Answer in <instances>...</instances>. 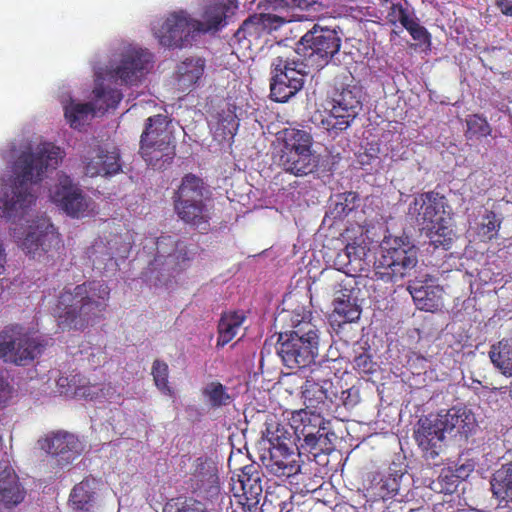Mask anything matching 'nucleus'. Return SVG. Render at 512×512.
Returning <instances> with one entry per match:
<instances>
[{"instance_id": "obj_37", "label": "nucleus", "mask_w": 512, "mask_h": 512, "mask_svg": "<svg viewBox=\"0 0 512 512\" xmlns=\"http://www.w3.org/2000/svg\"><path fill=\"white\" fill-rule=\"evenodd\" d=\"M64 110L67 122L74 129L83 126L90 116L99 113L94 102L75 103L73 100L65 106Z\"/></svg>"}, {"instance_id": "obj_45", "label": "nucleus", "mask_w": 512, "mask_h": 512, "mask_svg": "<svg viewBox=\"0 0 512 512\" xmlns=\"http://www.w3.org/2000/svg\"><path fill=\"white\" fill-rule=\"evenodd\" d=\"M155 386L165 395L172 396L173 389L169 385V367L163 360L156 359L151 368Z\"/></svg>"}, {"instance_id": "obj_61", "label": "nucleus", "mask_w": 512, "mask_h": 512, "mask_svg": "<svg viewBox=\"0 0 512 512\" xmlns=\"http://www.w3.org/2000/svg\"><path fill=\"white\" fill-rule=\"evenodd\" d=\"M407 290L409 291V293L412 297V300L414 302H416V288L413 287V285L409 283V285L407 286Z\"/></svg>"}, {"instance_id": "obj_6", "label": "nucleus", "mask_w": 512, "mask_h": 512, "mask_svg": "<svg viewBox=\"0 0 512 512\" xmlns=\"http://www.w3.org/2000/svg\"><path fill=\"white\" fill-rule=\"evenodd\" d=\"M311 66L294 50L285 51L271 62L270 97L275 102L284 103L303 88L305 76Z\"/></svg>"}, {"instance_id": "obj_32", "label": "nucleus", "mask_w": 512, "mask_h": 512, "mask_svg": "<svg viewBox=\"0 0 512 512\" xmlns=\"http://www.w3.org/2000/svg\"><path fill=\"white\" fill-rule=\"evenodd\" d=\"M140 154L148 166L155 170L166 169L176 156L175 146L140 144Z\"/></svg>"}, {"instance_id": "obj_52", "label": "nucleus", "mask_w": 512, "mask_h": 512, "mask_svg": "<svg viewBox=\"0 0 512 512\" xmlns=\"http://www.w3.org/2000/svg\"><path fill=\"white\" fill-rule=\"evenodd\" d=\"M176 512H209L206 505L196 499H186Z\"/></svg>"}, {"instance_id": "obj_13", "label": "nucleus", "mask_w": 512, "mask_h": 512, "mask_svg": "<svg viewBox=\"0 0 512 512\" xmlns=\"http://www.w3.org/2000/svg\"><path fill=\"white\" fill-rule=\"evenodd\" d=\"M50 198L67 215L75 218L84 216L89 203L82 190L68 175H61L58 183L50 190Z\"/></svg>"}, {"instance_id": "obj_50", "label": "nucleus", "mask_w": 512, "mask_h": 512, "mask_svg": "<svg viewBox=\"0 0 512 512\" xmlns=\"http://www.w3.org/2000/svg\"><path fill=\"white\" fill-rule=\"evenodd\" d=\"M102 388L98 384H91L89 380L84 377V381L80 383L78 390L75 392V398L95 400L99 397Z\"/></svg>"}, {"instance_id": "obj_22", "label": "nucleus", "mask_w": 512, "mask_h": 512, "mask_svg": "<svg viewBox=\"0 0 512 512\" xmlns=\"http://www.w3.org/2000/svg\"><path fill=\"white\" fill-rule=\"evenodd\" d=\"M238 4L235 0H216L208 5L203 12V21L194 19V30L199 33H206L211 30H218L221 23L237 10Z\"/></svg>"}, {"instance_id": "obj_35", "label": "nucleus", "mask_w": 512, "mask_h": 512, "mask_svg": "<svg viewBox=\"0 0 512 512\" xmlns=\"http://www.w3.org/2000/svg\"><path fill=\"white\" fill-rule=\"evenodd\" d=\"M491 489L498 499L512 502V460L495 471L491 479Z\"/></svg>"}, {"instance_id": "obj_64", "label": "nucleus", "mask_w": 512, "mask_h": 512, "mask_svg": "<svg viewBox=\"0 0 512 512\" xmlns=\"http://www.w3.org/2000/svg\"><path fill=\"white\" fill-rule=\"evenodd\" d=\"M425 392H427V390H426V389H422V391H421V396H423V394H424Z\"/></svg>"}, {"instance_id": "obj_2", "label": "nucleus", "mask_w": 512, "mask_h": 512, "mask_svg": "<svg viewBox=\"0 0 512 512\" xmlns=\"http://www.w3.org/2000/svg\"><path fill=\"white\" fill-rule=\"evenodd\" d=\"M110 288L103 280H89L59 294L54 315L62 330H84L103 318L110 299Z\"/></svg>"}, {"instance_id": "obj_3", "label": "nucleus", "mask_w": 512, "mask_h": 512, "mask_svg": "<svg viewBox=\"0 0 512 512\" xmlns=\"http://www.w3.org/2000/svg\"><path fill=\"white\" fill-rule=\"evenodd\" d=\"M314 138L309 130L286 127L276 133L273 162L283 171L296 177L315 172L319 157L313 149Z\"/></svg>"}, {"instance_id": "obj_49", "label": "nucleus", "mask_w": 512, "mask_h": 512, "mask_svg": "<svg viewBox=\"0 0 512 512\" xmlns=\"http://www.w3.org/2000/svg\"><path fill=\"white\" fill-rule=\"evenodd\" d=\"M490 132L491 128L484 118L474 115L467 120V133L470 138L487 136Z\"/></svg>"}, {"instance_id": "obj_46", "label": "nucleus", "mask_w": 512, "mask_h": 512, "mask_svg": "<svg viewBox=\"0 0 512 512\" xmlns=\"http://www.w3.org/2000/svg\"><path fill=\"white\" fill-rule=\"evenodd\" d=\"M337 199L331 213L335 219H343L356 208L358 195L355 192H346L338 195Z\"/></svg>"}, {"instance_id": "obj_44", "label": "nucleus", "mask_w": 512, "mask_h": 512, "mask_svg": "<svg viewBox=\"0 0 512 512\" xmlns=\"http://www.w3.org/2000/svg\"><path fill=\"white\" fill-rule=\"evenodd\" d=\"M387 19L392 24L400 23L416 40V21L411 18L407 11L399 4H394L388 8Z\"/></svg>"}, {"instance_id": "obj_4", "label": "nucleus", "mask_w": 512, "mask_h": 512, "mask_svg": "<svg viewBox=\"0 0 512 512\" xmlns=\"http://www.w3.org/2000/svg\"><path fill=\"white\" fill-rule=\"evenodd\" d=\"M264 436L269 447L261 460L268 473L283 480L299 474L300 455L291 429L277 422L268 423Z\"/></svg>"}, {"instance_id": "obj_38", "label": "nucleus", "mask_w": 512, "mask_h": 512, "mask_svg": "<svg viewBox=\"0 0 512 512\" xmlns=\"http://www.w3.org/2000/svg\"><path fill=\"white\" fill-rule=\"evenodd\" d=\"M492 363L504 375L512 376V337L501 340L489 352Z\"/></svg>"}, {"instance_id": "obj_30", "label": "nucleus", "mask_w": 512, "mask_h": 512, "mask_svg": "<svg viewBox=\"0 0 512 512\" xmlns=\"http://www.w3.org/2000/svg\"><path fill=\"white\" fill-rule=\"evenodd\" d=\"M341 295L334 300L333 316L339 323H352L357 321L361 315V308L357 304L356 297H353L352 289L344 288L339 291Z\"/></svg>"}, {"instance_id": "obj_57", "label": "nucleus", "mask_w": 512, "mask_h": 512, "mask_svg": "<svg viewBox=\"0 0 512 512\" xmlns=\"http://www.w3.org/2000/svg\"><path fill=\"white\" fill-rule=\"evenodd\" d=\"M353 389L342 391V402L345 407H354L357 404V399L352 397Z\"/></svg>"}, {"instance_id": "obj_8", "label": "nucleus", "mask_w": 512, "mask_h": 512, "mask_svg": "<svg viewBox=\"0 0 512 512\" xmlns=\"http://www.w3.org/2000/svg\"><path fill=\"white\" fill-rule=\"evenodd\" d=\"M43 348L44 345L19 324L8 325L0 332V359L6 363L26 365L40 355Z\"/></svg>"}, {"instance_id": "obj_12", "label": "nucleus", "mask_w": 512, "mask_h": 512, "mask_svg": "<svg viewBox=\"0 0 512 512\" xmlns=\"http://www.w3.org/2000/svg\"><path fill=\"white\" fill-rule=\"evenodd\" d=\"M61 238L55 226L48 219H41L30 230L22 241L21 247L32 258L43 255L60 248Z\"/></svg>"}, {"instance_id": "obj_7", "label": "nucleus", "mask_w": 512, "mask_h": 512, "mask_svg": "<svg viewBox=\"0 0 512 512\" xmlns=\"http://www.w3.org/2000/svg\"><path fill=\"white\" fill-rule=\"evenodd\" d=\"M341 44L336 30L315 25L298 41L294 54L303 57L312 70L319 71L339 52Z\"/></svg>"}, {"instance_id": "obj_43", "label": "nucleus", "mask_w": 512, "mask_h": 512, "mask_svg": "<svg viewBox=\"0 0 512 512\" xmlns=\"http://www.w3.org/2000/svg\"><path fill=\"white\" fill-rule=\"evenodd\" d=\"M202 395L212 408L226 406L231 402L227 388L218 381L208 383L202 390Z\"/></svg>"}, {"instance_id": "obj_59", "label": "nucleus", "mask_w": 512, "mask_h": 512, "mask_svg": "<svg viewBox=\"0 0 512 512\" xmlns=\"http://www.w3.org/2000/svg\"><path fill=\"white\" fill-rule=\"evenodd\" d=\"M6 264V253L2 244H0V275H2L5 271Z\"/></svg>"}, {"instance_id": "obj_58", "label": "nucleus", "mask_w": 512, "mask_h": 512, "mask_svg": "<svg viewBox=\"0 0 512 512\" xmlns=\"http://www.w3.org/2000/svg\"><path fill=\"white\" fill-rule=\"evenodd\" d=\"M497 7L507 16H512V2L508 0H498Z\"/></svg>"}, {"instance_id": "obj_1", "label": "nucleus", "mask_w": 512, "mask_h": 512, "mask_svg": "<svg viewBox=\"0 0 512 512\" xmlns=\"http://www.w3.org/2000/svg\"><path fill=\"white\" fill-rule=\"evenodd\" d=\"M63 157L64 151L50 142L40 144L34 153L21 155L16 177L2 187L0 217L10 219L30 207L36 200L32 185L40 182L48 169H56Z\"/></svg>"}, {"instance_id": "obj_21", "label": "nucleus", "mask_w": 512, "mask_h": 512, "mask_svg": "<svg viewBox=\"0 0 512 512\" xmlns=\"http://www.w3.org/2000/svg\"><path fill=\"white\" fill-rule=\"evenodd\" d=\"M235 496L243 497L248 506L259 502L262 494L261 472L253 465H246L241 469L237 482L234 483Z\"/></svg>"}, {"instance_id": "obj_20", "label": "nucleus", "mask_w": 512, "mask_h": 512, "mask_svg": "<svg viewBox=\"0 0 512 512\" xmlns=\"http://www.w3.org/2000/svg\"><path fill=\"white\" fill-rule=\"evenodd\" d=\"M42 450L53 456L71 454L77 456L83 451L79 438L67 431H55L47 434L38 441Z\"/></svg>"}, {"instance_id": "obj_54", "label": "nucleus", "mask_w": 512, "mask_h": 512, "mask_svg": "<svg viewBox=\"0 0 512 512\" xmlns=\"http://www.w3.org/2000/svg\"><path fill=\"white\" fill-rule=\"evenodd\" d=\"M501 221L497 218L494 212L487 213L482 222V230L484 234L497 231L500 228Z\"/></svg>"}, {"instance_id": "obj_51", "label": "nucleus", "mask_w": 512, "mask_h": 512, "mask_svg": "<svg viewBox=\"0 0 512 512\" xmlns=\"http://www.w3.org/2000/svg\"><path fill=\"white\" fill-rule=\"evenodd\" d=\"M354 369L362 375H371L376 372L377 364L372 360V357L366 353H362L355 357Z\"/></svg>"}, {"instance_id": "obj_18", "label": "nucleus", "mask_w": 512, "mask_h": 512, "mask_svg": "<svg viewBox=\"0 0 512 512\" xmlns=\"http://www.w3.org/2000/svg\"><path fill=\"white\" fill-rule=\"evenodd\" d=\"M162 257L169 273L183 270L191 260L187 245L181 240H174L172 236H161L157 240L155 264L161 262Z\"/></svg>"}, {"instance_id": "obj_42", "label": "nucleus", "mask_w": 512, "mask_h": 512, "mask_svg": "<svg viewBox=\"0 0 512 512\" xmlns=\"http://www.w3.org/2000/svg\"><path fill=\"white\" fill-rule=\"evenodd\" d=\"M443 209V197L439 196L438 193L428 192L422 195L421 210L423 214L424 224H433L440 220L438 217L439 212Z\"/></svg>"}, {"instance_id": "obj_36", "label": "nucleus", "mask_w": 512, "mask_h": 512, "mask_svg": "<svg viewBox=\"0 0 512 512\" xmlns=\"http://www.w3.org/2000/svg\"><path fill=\"white\" fill-rule=\"evenodd\" d=\"M425 286L418 287V310L435 312L442 306V288L430 278Z\"/></svg>"}, {"instance_id": "obj_39", "label": "nucleus", "mask_w": 512, "mask_h": 512, "mask_svg": "<svg viewBox=\"0 0 512 512\" xmlns=\"http://www.w3.org/2000/svg\"><path fill=\"white\" fill-rule=\"evenodd\" d=\"M420 237H426L429 239V244L434 247L442 246L444 249L450 247L452 238L451 230L447 227L442 226L439 221L429 225L425 224L420 229Z\"/></svg>"}, {"instance_id": "obj_63", "label": "nucleus", "mask_w": 512, "mask_h": 512, "mask_svg": "<svg viewBox=\"0 0 512 512\" xmlns=\"http://www.w3.org/2000/svg\"><path fill=\"white\" fill-rule=\"evenodd\" d=\"M462 469H464V467H462V468H460V469H459L458 477H461V476H462V472H461V470H462Z\"/></svg>"}, {"instance_id": "obj_47", "label": "nucleus", "mask_w": 512, "mask_h": 512, "mask_svg": "<svg viewBox=\"0 0 512 512\" xmlns=\"http://www.w3.org/2000/svg\"><path fill=\"white\" fill-rule=\"evenodd\" d=\"M239 121L233 111H222L218 117L217 131L223 138L233 137L238 130Z\"/></svg>"}, {"instance_id": "obj_56", "label": "nucleus", "mask_w": 512, "mask_h": 512, "mask_svg": "<svg viewBox=\"0 0 512 512\" xmlns=\"http://www.w3.org/2000/svg\"><path fill=\"white\" fill-rule=\"evenodd\" d=\"M380 485L379 488V496L385 498L389 496L392 492L396 491V482L395 479L388 478L386 480L381 479L378 483Z\"/></svg>"}, {"instance_id": "obj_28", "label": "nucleus", "mask_w": 512, "mask_h": 512, "mask_svg": "<svg viewBox=\"0 0 512 512\" xmlns=\"http://www.w3.org/2000/svg\"><path fill=\"white\" fill-rule=\"evenodd\" d=\"M291 331L287 334H293L294 337L305 341H313L319 345V336L317 326L312 322V313L309 310L301 308L295 309L290 313Z\"/></svg>"}, {"instance_id": "obj_53", "label": "nucleus", "mask_w": 512, "mask_h": 512, "mask_svg": "<svg viewBox=\"0 0 512 512\" xmlns=\"http://www.w3.org/2000/svg\"><path fill=\"white\" fill-rule=\"evenodd\" d=\"M12 393L13 387L3 376H0V409H3L8 405L12 398Z\"/></svg>"}, {"instance_id": "obj_24", "label": "nucleus", "mask_w": 512, "mask_h": 512, "mask_svg": "<svg viewBox=\"0 0 512 512\" xmlns=\"http://www.w3.org/2000/svg\"><path fill=\"white\" fill-rule=\"evenodd\" d=\"M397 254V258L394 256H383L382 260H378L376 264V269L384 268V271H375V275L377 278L388 282L394 281L396 277H405L409 275V271L416 267V259L411 256H407L406 252L404 255L400 256V254L395 251Z\"/></svg>"}, {"instance_id": "obj_19", "label": "nucleus", "mask_w": 512, "mask_h": 512, "mask_svg": "<svg viewBox=\"0 0 512 512\" xmlns=\"http://www.w3.org/2000/svg\"><path fill=\"white\" fill-rule=\"evenodd\" d=\"M284 20L272 14H259L249 17L236 31L235 37L239 41L246 40L249 45L258 39L270 34L283 24Z\"/></svg>"}, {"instance_id": "obj_26", "label": "nucleus", "mask_w": 512, "mask_h": 512, "mask_svg": "<svg viewBox=\"0 0 512 512\" xmlns=\"http://www.w3.org/2000/svg\"><path fill=\"white\" fill-rule=\"evenodd\" d=\"M25 491L21 487L15 471L6 463H0V502L5 506H15L23 501Z\"/></svg>"}, {"instance_id": "obj_5", "label": "nucleus", "mask_w": 512, "mask_h": 512, "mask_svg": "<svg viewBox=\"0 0 512 512\" xmlns=\"http://www.w3.org/2000/svg\"><path fill=\"white\" fill-rule=\"evenodd\" d=\"M473 416L465 409L452 408L447 411H441L437 414L418 420V446L425 452L427 459L434 458L439 454L438 449L445 439V433H450L457 429L460 433L470 431V425L473 423Z\"/></svg>"}, {"instance_id": "obj_9", "label": "nucleus", "mask_w": 512, "mask_h": 512, "mask_svg": "<svg viewBox=\"0 0 512 512\" xmlns=\"http://www.w3.org/2000/svg\"><path fill=\"white\" fill-rule=\"evenodd\" d=\"M334 372L328 365H318L311 369L302 386V398L307 408L321 413L329 409L337 398L333 384Z\"/></svg>"}, {"instance_id": "obj_34", "label": "nucleus", "mask_w": 512, "mask_h": 512, "mask_svg": "<svg viewBox=\"0 0 512 512\" xmlns=\"http://www.w3.org/2000/svg\"><path fill=\"white\" fill-rule=\"evenodd\" d=\"M245 319L242 311L224 313L218 324L217 346L223 347L232 341Z\"/></svg>"}, {"instance_id": "obj_31", "label": "nucleus", "mask_w": 512, "mask_h": 512, "mask_svg": "<svg viewBox=\"0 0 512 512\" xmlns=\"http://www.w3.org/2000/svg\"><path fill=\"white\" fill-rule=\"evenodd\" d=\"M207 187L202 178L193 173L182 177L181 183L174 192L173 201H204Z\"/></svg>"}, {"instance_id": "obj_48", "label": "nucleus", "mask_w": 512, "mask_h": 512, "mask_svg": "<svg viewBox=\"0 0 512 512\" xmlns=\"http://www.w3.org/2000/svg\"><path fill=\"white\" fill-rule=\"evenodd\" d=\"M83 381L84 376L79 373H75L67 376H60L56 383L61 394L75 398V392Z\"/></svg>"}, {"instance_id": "obj_10", "label": "nucleus", "mask_w": 512, "mask_h": 512, "mask_svg": "<svg viewBox=\"0 0 512 512\" xmlns=\"http://www.w3.org/2000/svg\"><path fill=\"white\" fill-rule=\"evenodd\" d=\"M194 19L184 11L169 14L162 23L153 26V32L159 43L168 48H182L193 38Z\"/></svg>"}, {"instance_id": "obj_23", "label": "nucleus", "mask_w": 512, "mask_h": 512, "mask_svg": "<svg viewBox=\"0 0 512 512\" xmlns=\"http://www.w3.org/2000/svg\"><path fill=\"white\" fill-rule=\"evenodd\" d=\"M140 144L156 145L157 147L175 146L166 116L158 114L147 119L145 129L140 137Z\"/></svg>"}, {"instance_id": "obj_16", "label": "nucleus", "mask_w": 512, "mask_h": 512, "mask_svg": "<svg viewBox=\"0 0 512 512\" xmlns=\"http://www.w3.org/2000/svg\"><path fill=\"white\" fill-rule=\"evenodd\" d=\"M328 103H335L343 106L347 111L354 110L359 114L362 110V89L354 80L352 74L344 70L333 79V91L326 100Z\"/></svg>"}, {"instance_id": "obj_60", "label": "nucleus", "mask_w": 512, "mask_h": 512, "mask_svg": "<svg viewBox=\"0 0 512 512\" xmlns=\"http://www.w3.org/2000/svg\"><path fill=\"white\" fill-rule=\"evenodd\" d=\"M355 250H356L355 246L347 245L346 248H345V255H346V257L350 259L351 254L355 253Z\"/></svg>"}, {"instance_id": "obj_29", "label": "nucleus", "mask_w": 512, "mask_h": 512, "mask_svg": "<svg viewBox=\"0 0 512 512\" xmlns=\"http://www.w3.org/2000/svg\"><path fill=\"white\" fill-rule=\"evenodd\" d=\"M205 61L202 58H187L177 66L176 81L178 89L190 90L204 74Z\"/></svg>"}, {"instance_id": "obj_17", "label": "nucleus", "mask_w": 512, "mask_h": 512, "mask_svg": "<svg viewBox=\"0 0 512 512\" xmlns=\"http://www.w3.org/2000/svg\"><path fill=\"white\" fill-rule=\"evenodd\" d=\"M323 418L319 412H307L306 410H299L292 415L291 429L293 437L297 436L303 439L305 445L310 450L316 449L317 443L323 436L321 432L324 430Z\"/></svg>"}, {"instance_id": "obj_11", "label": "nucleus", "mask_w": 512, "mask_h": 512, "mask_svg": "<svg viewBox=\"0 0 512 512\" xmlns=\"http://www.w3.org/2000/svg\"><path fill=\"white\" fill-rule=\"evenodd\" d=\"M277 354L289 369H299L312 363L318 354V345L285 332L279 334Z\"/></svg>"}, {"instance_id": "obj_25", "label": "nucleus", "mask_w": 512, "mask_h": 512, "mask_svg": "<svg viewBox=\"0 0 512 512\" xmlns=\"http://www.w3.org/2000/svg\"><path fill=\"white\" fill-rule=\"evenodd\" d=\"M177 216L186 224L207 229L211 219L210 210L204 201H173Z\"/></svg>"}, {"instance_id": "obj_40", "label": "nucleus", "mask_w": 512, "mask_h": 512, "mask_svg": "<svg viewBox=\"0 0 512 512\" xmlns=\"http://www.w3.org/2000/svg\"><path fill=\"white\" fill-rule=\"evenodd\" d=\"M196 489L206 498H212L219 494V477L214 469L205 472L198 471L194 474Z\"/></svg>"}, {"instance_id": "obj_27", "label": "nucleus", "mask_w": 512, "mask_h": 512, "mask_svg": "<svg viewBox=\"0 0 512 512\" xmlns=\"http://www.w3.org/2000/svg\"><path fill=\"white\" fill-rule=\"evenodd\" d=\"M324 113L321 125L328 132L335 135L347 130L358 116V114L354 113V110L347 111L345 107H339V105L328 103V101H326Z\"/></svg>"}, {"instance_id": "obj_55", "label": "nucleus", "mask_w": 512, "mask_h": 512, "mask_svg": "<svg viewBox=\"0 0 512 512\" xmlns=\"http://www.w3.org/2000/svg\"><path fill=\"white\" fill-rule=\"evenodd\" d=\"M430 46V34L424 27L418 25V49H421V52L426 53L428 50H430Z\"/></svg>"}, {"instance_id": "obj_33", "label": "nucleus", "mask_w": 512, "mask_h": 512, "mask_svg": "<svg viewBox=\"0 0 512 512\" xmlns=\"http://www.w3.org/2000/svg\"><path fill=\"white\" fill-rule=\"evenodd\" d=\"M98 481L94 477H86L76 484L69 497V501L78 510L89 511L95 500Z\"/></svg>"}, {"instance_id": "obj_14", "label": "nucleus", "mask_w": 512, "mask_h": 512, "mask_svg": "<svg viewBox=\"0 0 512 512\" xmlns=\"http://www.w3.org/2000/svg\"><path fill=\"white\" fill-rule=\"evenodd\" d=\"M85 175L89 177L113 176L121 171L120 154L108 151L100 145L85 147L82 156Z\"/></svg>"}, {"instance_id": "obj_62", "label": "nucleus", "mask_w": 512, "mask_h": 512, "mask_svg": "<svg viewBox=\"0 0 512 512\" xmlns=\"http://www.w3.org/2000/svg\"><path fill=\"white\" fill-rule=\"evenodd\" d=\"M379 4L382 7L388 8L396 3L394 2V0H379Z\"/></svg>"}, {"instance_id": "obj_41", "label": "nucleus", "mask_w": 512, "mask_h": 512, "mask_svg": "<svg viewBox=\"0 0 512 512\" xmlns=\"http://www.w3.org/2000/svg\"><path fill=\"white\" fill-rule=\"evenodd\" d=\"M94 103L100 114H104L111 108H116L122 100V93L117 89H105L103 86H97L93 90Z\"/></svg>"}, {"instance_id": "obj_15", "label": "nucleus", "mask_w": 512, "mask_h": 512, "mask_svg": "<svg viewBox=\"0 0 512 512\" xmlns=\"http://www.w3.org/2000/svg\"><path fill=\"white\" fill-rule=\"evenodd\" d=\"M153 64V55L147 49L133 48L123 53L114 73L117 79L127 85H134L149 72Z\"/></svg>"}]
</instances>
